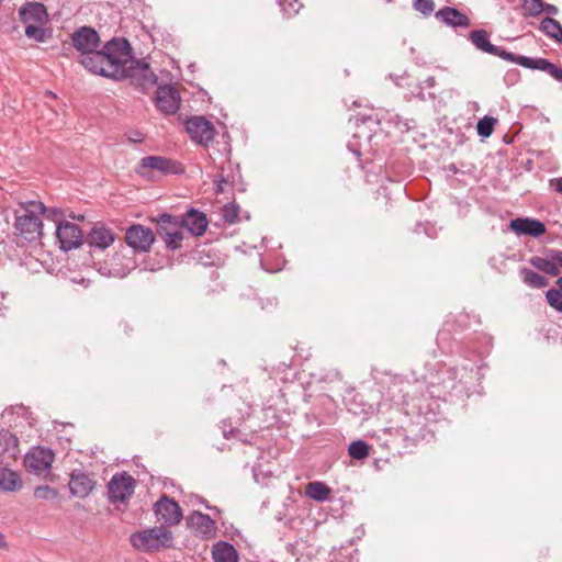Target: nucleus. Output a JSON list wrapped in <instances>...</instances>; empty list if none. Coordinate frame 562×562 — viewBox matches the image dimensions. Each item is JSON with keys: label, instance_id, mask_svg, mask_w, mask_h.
<instances>
[{"label": "nucleus", "instance_id": "1", "mask_svg": "<svg viewBox=\"0 0 562 562\" xmlns=\"http://www.w3.org/2000/svg\"><path fill=\"white\" fill-rule=\"evenodd\" d=\"M47 207L40 200L19 201L13 211L14 234L29 244L40 243L44 237V224L42 216Z\"/></svg>", "mask_w": 562, "mask_h": 562}, {"label": "nucleus", "instance_id": "2", "mask_svg": "<svg viewBox=\"0 0 562 562\" xmlns=\"http://www.w3.org/2000/svg\"><path fill=\"white\" fill-rule=\"evenodd\" d=\"M102 49L106 56V67L101 69L105 77L113 79L128 77L130 65L133 63L128 43L114 38L108 42Z\"/></svg>", "mask_w": 562, "mask_h": 562}, {"label": "nucleus", "instance_id": "3", "mask_svg": "<svg viewBox=\"0 0 562 562\" xmlns=\"http://www.w3.org/2000/svg\"><path fill=\"white\" fill-rule=\"evenodd\" d=\"M19 14L25 25V35L27 38L43 43L50 36V31L46 27L48 13L42 3H26L21 7Z\"/></svg>", "mask_w": 562, "mask_h": 562}, {"label": "nucleus", "instance_id": "4", "mask_svg": "<svg viewBox=\"0 0 562 562\" xmlns=\"http://www.w3.org/2000/svg\"><path fill=\"white\" fill-rule=\"evenodd\" d=\"M131 543L134 549L142 552H158L173 546V535L162 526L147 528L132 533Z\"/></svg>", "mask_w": 562, "mask_h": 562}, {"label": "nucleus", "instance_id": "5", "mask_svg": "<svg viewBox=\"0 0 562 562\" xmlns=\"http://www.w3.org/2000/svg\"><path fill=\"white\" fill-rule=\"evenodd\" d=\"M50 449L33 447L24 457V465L29 472L37 475H47L54 462Z\"/></svg>", "mask_w": 562, "mask_h": 562}, {"label": "nucleus", "instance_id": "6", "mask_svg": "<svg viewBox=\"0 0 562 562\" xmlns=\"http://www.w3.org/2000/svg\"><path fill=\"white\" fill-rule=\"evenodd\" d=\"M55 235L60 249L64 251L77 249L83 243L81 228L69 221H59L56 226Z\"/></svg>", "mask_w": 562, "mask_h": 562}, {"label": "nucleus", "instance_id": "7", "mask_svg": "<svg viewBox=\"0 0 562 562\" xmlns=\"http://www.w3.org/2000/svg\"><path fill=\"white\" fill-rule=\"evenodd\" d=\"M158 234L164 239L167 248L171 250L179 249L183 241V233L179 227L178 221L169 215L162 214L158 217Z\"/></svg>", "mask_w": 562, "mask_h": 562}, {"label": "nucleus", "instance_id": "8", "mask_svg": "<svg viewBox=\"0 0 562 562\" xmlns=\"http://www.w3.org/2000/svg\"><path fill=\"white\" fill-rule=\"evenodd\" d=\"M125 241L135 251L147 252L155 243V235L151 228L134 224L126 229Z\"/></svg>", "mask_w": 562, "mask_h": 562}, {"label": "nucleus", "instance_id": "9", "mask_svg": "<svg viewBox=\"0 0 562 562\" xmlns=\"http://www.w3.org/2000/svg\"><path fill=\"white\" fill-rule=\"evenodd\" d=\"M135 480L126 472L117 473L109 482V497L112 503H123L128 499L135 490Z\"/></svg>", "mask_w": 562, "mask_h": 562}, {"label": "nucleus", "instance_id": "10", "mask_svg": "<svg viewBox=\"0 0 562 562\" xmlns=\"http://www.w3.org/2000/svg\"><path fill=\"white\" fill-rule=\"evenodd\" d=\"M529 262L535 269L555 277L562 267V250L548 249L546 256H535L530 258Z\"/></svg>", "mask_w": 562, "mask_h": 562}, {"label": "nucleus", "instance_id": "11", "mask_svg": "<svg viewBox=\"0 0 562 562\" xmlns=\"http://www.w3.org/2000/svg\"><path fill=\"white\" fill-rule=\"evenodd\" d=\"M471 43L480 50L498 56L505 60H509L515 63L518 56H515L513 53L506 52L504 49L498 48L490 42L488 33L485 30H475L470 33L469 36Z\"/></svg>", "mask_w": 562, "mask_h": 562}, {"label": "nucleus", "instance_id": "12", "mask_svg": "<svg viewBox=\"0 0 562 562\" xmlns=\"http://www.w3.org/2000/svg\"><path fill=\"white\" fill-rule=\"evenodd\" d=\"M187 132L192 140L206 145L214 138L213 125L203 117H192L186 123Z\"/></svg>", "mask_w": 562, "mask_h": 562}, {"label": "nucleus", "instance_id": "13", "mask_svg": "<svg viewBox=\"0 0 562 562\" xmlns=\"http://www.w3.org/2000/svg\"><path fill=\"white\" fill-rule=\"evenodd\" d=\"M158 520L172 526L178 525L182 519V510L177 502L168 497H161L154 507Z\"/></svg>", "mask_w": 562, "mask_h": 562}, {"label": "nucleus", "instance_id": "14", "mask_svg": "<svg viewBox=\"0 0 562 562\" xmlns=\"http://www.w3.org/2000/svg\"><path fill=\"white\" fill-rule=\"evenodd\" d=\"M72 44L83 57V55H88L98 48L100 37L93 29L82 26L72 34Z\"/></svg>", "mask_w": 562, "mask_h": 562}, {"label": "nucleus", "instance_id": "15", "mask_svg": "<svg viewBox=\"0 0 562 562\" xmlns=\"http://www.w3.org/2000/svg\"><path fill=\"white\" fill-rule=\"evenodd\" d=\"M115 241L113 229L103 224H95L86 237V243L90 248L105 250Z\"/></svg>", "mask_w": 562, "mask_h": 562}, {"label": "nucleus", "instance_id": "16", "mask_svg": "<svg viewBox=\"0 0 562 562\" xmlns=\"http://www.w3.org/2000/svg\"><path fill=\"white\" fill-rule=\"evenodd\" d=\"M156 106L165 114H173L180 108L178 91L171 86H161L156 92Z\"/></svg>", "mask_w": 562, "mask_h": 562}, {"label": "nucleus", "instance_id": "17", "mask_svg": "<svg viewBox=\"0 0 562 562\" xmlns=\"http://www.w3.org/2000/svg\"><path fill=\"white\" fill-rule=\"evenodd\" d=\"M515 64L522 66L525 68L537 69V70L548 72L555 80L562 81V68L557 67L554 64L550 63L548 59L518 56L517 59H515Z\"/></svg>", "mask_w": 562, "mask_h": 562}, {"label": "nucleus", "instance_id": "18", "mask_svg": "<svg viewBox=\"0 0 562 562\" xmlns=\"http://www.w3.org/2000/svg\"><path fill=\"white\" fill-rule=\"evenodd\" d=\"M510 228L517 235L539 237L546 233V225L535 218L518 217L510 221Z\"/></svg>", "mask_w": 562, "mask_h": 562}, {"label": "nucleus", "instance_id": "19", "mask_svg": "<svg viewBox=\"0 0 562 562\" xmlns=\"http://www.w3.org/2000/svg\"><path fill=\"white\" fill-rule=\"evenodd\" d=\"M188 525L198 533L204 537H214L216 533L215 521L206 514L193 512L188 518Z\"/></svg>", "mask_w": 562, "mask_h": 562}, {"label": "nucleus", "instance_id": "20", "mask_svg": "<svg viewBox=\"0 0 562 562\" xmlns=\"http://www.w3.org/2000/svg\"><path fill=\"white\" fill-rule=\"evenodd\" d=\"M181 224L193 236H202L209 226V221L204 213L191 209L183 216Z\"/></svg>", "mask_w": 562, "mask_h": 562}, {"label": "nucleus", "instance_id": "21", "mask_svg": "<svg viewBox=\"0 0 562 562\" xmlns=\"http://www.w3.org/2000/svg\"><path fill=\"white\" fill-rule=\"evenodd\" d=\"M93 480L85 473H72L69 481V488L72 495L77 497H87L93 490Z\"/></svg>", "mask_w": 562, "mask_h": 562}, {"label": "nucleus", "instance_id": "22", "mask_svg": "<svg viewBox=\"0 0 562 562\" xmlns=\"http://www.w3.org/2000/svg\"><path fill=\"white\" fill-rule=\"evenodd\" d=\"M142 168L155 169L164 173H177L179 171V165L168 158L159 156H148L140 160Z\"/></svg>", "mask_w": 562, "mask_h": 562}, {"label": "nucleus", "instance_id": "23", "mask_svg": "<svg viewBox=\"0 0 562 562\" xmlns=\"http://www.w3.org/2000/svg\"><path fill=\"white\" fill-rule=\"evenodd\" d=\"M80 63L90 72L105 77L104 71L101 70L106 67V56H104L103 49H94L90 54L83 55Z\"/></svg>", "mask_w": 562, "mask_h": 562}, {"label": "nucleus", "instance_id": "24", "mask_svg": "<svg viewBox=\"0 0 562 562\" xmlns=\"http://www.w3.org/2000/svg\"><path fill=\"white\" fill-rule=\"evenodd\" d=\"M437 18L441 19L447 25L453 27H468L470 25L469 18L459 10L450 7L440 9L437 12Z\"/></svg>", "mask_w": 562, "mask_h": 562}, {"label": "nucleus", "instance_id": "25", "mask_svg": "<svg viewBox=\"0 0 562 562\" xmlns=\"http://www.w3.org/2000/svg\"><path fill=\"white\" fill-rule=\"evenodd\" d=\"M212 558L214 562H238L236 549L226 541H220L213 546Z\"/></svg>", "mask_w": 562, "mask_h": 562}, {"label": "nucleus", "instance_id": "26", "mask_svg": "<svg viewBox=\"0 0 562 562\" xmlns=\"http://www.w3.org/2000/svg\"><path fill=\"white\" fill-rule=\"evenodd\" d=\"M22 488V480L18 472L0 468V491L16 492Z\"/></svg>", "mask_w": 562, "mask_h": 562}, {"label": "nucleus", "instance_id": "27", "mask_svg": "<svg viewBox=\"0 0 562 562\" xmlns=\"http://www.w3.org/2000/svg\"><path fill=\"white\" fill-rule=\"evenodd\" d=\"M331 490L324 482H311L305 487V495L316 502H325L329 498Z\"/></svg>", "mask_w": 562, "mask_h": 562}, {"label": "nucleus", "instance_id": "28", "mask_svg": "<svg viewBox=\"0 0 562 562\" xmlns=\"http://www.w3.org/2000/svg\"><path fill=\"white\" fill-rule=\"evenodd\" d=\"M520 277L526 285L533 289H542L548 285V280L543 276L528 268L520 269Z\"/></svg>", "mask_w": 562, "mask_h": 562}, {"label": "nucleus", "instance_id": "29", "mask_svg": "<svg viewBox=\"0 0 562 562\" xmlns=\"http://www.w3.org/2000/svg\"><path fill=\"white\" fill-rule=\"evenodd\" d=\"M540 30L548 36L554 38L555 41L561 40L562 26L557 20L552 18H544L541 21Z\"/></svg>", "mask_w": 562, "mask_h": 562}, {"label": "nucleus", "instance_id": "30", "mask_svg": "<svg viewBox=\"0 0 562 562\" xmlns=\"http://www.w3.org/2000/svg\"><path fill=\"white\" fill-rule=\"evenodd\" d=\"M348 453L352 459L363 460L370 453L369 445L363 440L352 441L348 447Z\"/></svg>", "mask_w": 562, "mask_h": 562}, {"label": "nucleus", "instance_id": "31", "mask_svg": "<svg viewBox=\"0 0 562 562\" xmlns=\"http://www.w3.org/2000/svg\"><path fill=\"white\" fill-rule=\"evenodd\" d=\"M496 119L492 116H484L476 124L477 134L482 137H488L494 131Z\"/></svg>", "mask_w": 562, "mask_h": 562}, {"label": "nucleus", "instance_id": "32", "mask_svg": "<svg viewBox=\"0 0 562 562\" xmlns=\"http://www.w3.org/2000/svg\"><path fill=\"white\" fill-rule=\"evenodd\" d=\"M522 10L526 16H536L544 11V4L541 0H524Z\"/></svg>", "mask_w": 562, "mask_h": 562}, {"label": "nucleus", "instance_id": "33", "mask_svg": "<svg viewBox=\"0 0 562 562\" xmlns=\"http://www.w3.org/2000/svg\"><path fill=\"white\" fill-rule=\"evenodd\" d=\"M546 297L550 306L559 312H562V292L555 289H550L546 293Z\"/></svg>", "mask_w": 562, "mask_h": 562}, {"label": "nucleus", "instance_id": "34", "mask_svg": "<svg viewBox=\"0 0 562 562\" xmlns=\"http://www.w3.org/2000/svg\"><path fill=\"white\" fill-rule=\"evenodd\" d=\"M279 4L281 10L289 15L297 13L301 8V4L297 0H279Z\"/></svg>", "mask_w": 562, "mask_h": 562}, {"label": "nucleus", "instance_id": "35", "mask_svg": "<svg viewBox=\"0 0 562 562\" xmlns=\"http://www.w3.org/2000/svg\"><path fill=\"white\" fill-rule=\"evenodd\" d=\"M34 496L37 499H50L57 496V492L49 486H38L34 490Z\"/></svg>", "mask_w": 562, "mask_h": 562}, {"label": "nucleus", "instance_id": "36", "mask_svg": "<svg viewBox=\"0 0 562 562\" xmlns=\"http://www.w3.org/2000/svg\"><path fill=\"white\" fill-rule=\"evenodd\" d=\"M414 8L423 14H429L435 9L434 0H415Z\"/></svg>", "mask_w": 562, "mask_h": 562}, {"label": "nucleus", "instance_id": "37", "mask_svg": "<svg viewBox=\"0 0 562 562\" xmlns=\"http://www.w3.org/2000/svg\"><path fill=\"white\" fill-rule=\"evenodd\" d=\"M45 215L47 218H50L52 221H54L56 223V225L58 224L59 221H67L65 212L63 210H59L56 207L47 209Z\"/></svg>", "mask_w": 562, "mask_h": 562}, {"label": "nucleus", "instance_id": "38", "mask_svg": "<svg viewBox=\"0 0 562 562\" xmlns=\"http://www.w3.org/2000/svg\"><path fill=\"white\" fill-rule=\"evenodd\" d=\"M549 186L559 194H562V177L553 178L549 180Z\"/></svg>", "mask_w": 562, "mask_h": 562}, {"label": "nucleus", "instance_id": "39", "mask_svg": "<svg viewBox=\"0 0 562 562\" xmlns=\"http://www.w3.org/2000/svg\"><path fill=\"white\" fill-rule=\"evenodd\" d=\"M2 438L10 445L13 446V449L14 450H18V446H19V440L16 438V436L10 434V432H4L2 435Z\"/></svg>", "mask_w": 562, "mask_h": 562}, {"label": "nucleus", "instance_id": "40", "mask_svg": "<svg viewBox=\"0 0 562 562\" xmlns=\"http://www.w3.org/2000/svg\"><path fill=\"white\" fill-rule=\"evenodd\" d=\"M66 217L70 218V220H74V221H77V222H83L86 221V215L85 214H76L74 212H69L68 214H66Z\"/></svg>", "mask_w": 562, "mask_h": 562}, {"label": "nucleus", "instance_id": "41", "mask_svg": "<svg viewBox=\"0 0 562 562\" xmlns=\"http://www.w3.org/2000/svg\"><path fill=\"white\" fill-rule=\"evenodd\" d=\"M544 11L550 13V14H557L558 13V8L553 4H546L544 5Z\"/></svg>", "mask_w": 562, "mask_h": 562}, {"label": "nucleus", "instance_id": "42", "mask_svg": "<svg viewBox=\"0 0 562 562\" xmlns=\"http://www.w3.org/2000/svg\"><path fill=\"white\" fill-rule=\"evenodd\" d=\"M7 308L5 305V294L0 293V313H2Z\"/></svg>", "mask_w": 562, "mask_h": 562}, {"label": "nucleus", "instance_id": "43", "mask_svg": "<svg viewBox=\"0 0 562 562\" xmlns=\"http://www.w3.org/2000/svg\"><path fill=\"white\" fill-rule=\"evenodd\" d=\"M557 285L559 286V291L562 292V277L557 280Z\"/></svg>", "mask_w": 562, "mask_h": 562}, {"label": "nucleus", "instance_id": "44", "mask_svg": "<svg viewBox=\"0 0 562 562\" xmlns=\"http://www.w3.org/2000/svg\"><path fill=\"white\" fill-rule=\"evenodd\" d=\"M4 546H5L4 537H3V535L0 533V548H2Z\"/></svg>", "mask_w": 562, "mask_h": 562}, {"label": "nucleus", "instance_id": "45", "mask_svg": "<svg viewBox=\"0 0 562 562\" xmlns=\"http://www.w3.org/2000/svg\"><path fill=\"white\" fill-rule=\"evenodd\" d=\"M559 42H561V43H562V36H561V40H560Z\"/></svg>", "mask_w": 562, "mask_h": 562}, {"label": "nucleus", "instance_id": "46", "mask_svg": "<svg viewBox=\"0 0 562 562\" xmlns=\"http://www.w3.org/2000/svg\"><path fill=\"white\" fill-rule=\"evenodd\" d=\"M2 2V0H0V3Z\"/></svg>", "mask_w": 562, "mask_h": 562}]
</instances>
